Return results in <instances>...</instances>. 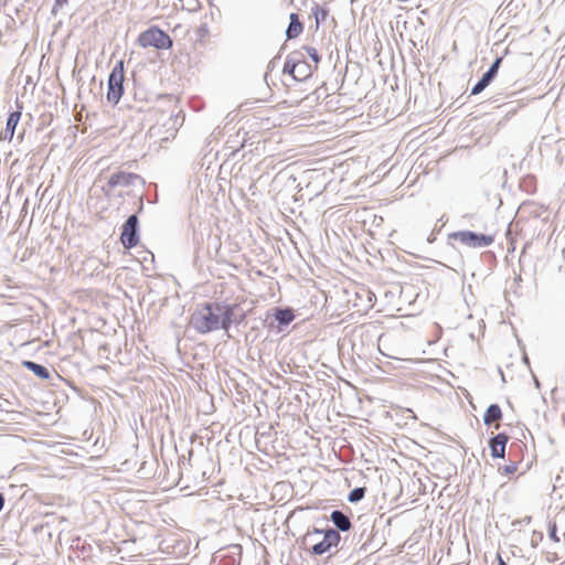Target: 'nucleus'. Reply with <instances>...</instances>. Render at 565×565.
<instances>
[{"instance_id":"nucleus-1","label":"nucleus","mask_w":565,"mask_h":565,"mask_svg":"<svg viewBox=\"0 0 565 565\" xmlns=\"http://www.w3.org/2000/svg\"><path fill=\"white\" fill-rule=\"evenodd\" d=\"M233 315L232 306L210 302L195 309L191 316L190 324L202 334L218 329L227 331L232 324Z\"/></svg>"},{"instance_id":"nucleus-2","label":"nucleus","mask_w":565,"mask_h":565,"mask_svg":"<svg viewBox=\"0 0 565 565\" xmlns=\"http://www.w3.org/2000/svg\"><path fill=\"white\" fill-rule=\"evenodd\" d=\"M322 535V540L315 543L311 547V552L315 555H322L330 551L332 546H337L340 542V534L334 529H328V530H319L315 529L312 532H309L305 541H312L315 536Z\"/></svg>"},{"instance_id":"nucleus-3","label":"nucleus","mask_w":565,"mask_h":565,"mask_svg":"<svg viewBox=\"0 0 565 565\" xmlns=\"http://www.w3.org/2000/svg\"><path fill=\"white\" fill-rule=\"evenodd\" d=\"M138 43L142 47H156L158 50H168L172 46L171 38L157 26H151L141 32L138 36Z\"/></svg>"},{"instance_id":"nucleus-4","label":"nucleus","mask_w":565,"mask_h":565,"mask_svg":"<svg viewBox=\"0 0 565 565\" xmlns=\"http://www.w3.org/2000/svg\"><path fill=\"white\" fill-rule=\"evenodd\" d=\"M124 62L119 61L108 76L107 100L116 105L124 94Z\"/></svg>"},{"instance_id":"nucleus-5","label":"nucleus","mask_w":565,"mask_h":565,"mask_svg":"<svg viewBox=\"0 0 565 565\" xmlns=\"http://www.w3.org/2000/svg\"><path fill=\"white\" fill-rule=\"evenodd\" d=\"M451 237L456 241H459L461 244L473 248L488 247L494 241L493 236L491 235L479 234L471 231H459L452 233Z\"/></svg>"},{"instance_id":"nucleus-6","label":"nucleus","mask_w":565,"mask_h":565,"mask_svg":"<svg viewBox=\"0 0 565 565\" xmlns=\"http://www.w3.org/2000/svg\"><path fill=\"white\" fill-rule=\"evenodd\" d=\"M138 224L139 221L137 215L132 214L122 225L120 241L124 247L128 249L134 248L139 243Z\"/></svg>"},{"instance_id":"nucleus-7","label":"nucleus","mask_w":565,"mask_h":565,"mask_svg":"<svg viewBox=\"0 0 565 565\" xmlns=\"http://www.w3.org/2000/svg\"><path fill=\"white\" fill-rule=\"evenodd\" d=\"M137 179H139V177L135 173L120 171L109 177L107 185L110 189H114L116 186H128L132 184L134 181Z\"/></svg>"},{"instance_id":"nucleus-8","label":"nucleus","mask_w":565,"mask_h":565,"mask_svg":"<svg viewBox=\"0 0 565 565\" xmlns=\"http://www.w3.org/2000/svg\"><path fill=\"white\" fill-rule=\"evenodd\" d=\"M20 118H21V111L17 110V111L10 113V115L7 119L6 128L0 132V140H2V141H11L12 140Z\"/></svg>"},{"instance_id":"nucleus-9","label":"nucleus","mask_w":565,"mask_h":565,"mask_svg":"<svg viewBox=\"0 0 565 565\" xmlns=\"http://www.w3.org/2000/svg\"><path fill=\"white\" fill-rule=\"evenodd\" d=\"M508 436L505 434H498L490 439V450L493 458H503L505 454V446Z\"/></svg>"},{"instance_id":"nucleus-10","label":"nucleus","mask_w":565,"mask_h":565,"mask_svg":"<svg viewBox=\"0 0 565 565\" xmlns=\"http://www.w3.org/2000/svg\"><path fill=\"white\" fill-rule=\"evenodd\" d=\"M311 65L305 60L303 54L300 52V56H298V62L296 65V73L294 79L296 81H305L312 75Z\"/></svg>"},{"instance_id":"nucleus-11","label":"nucleus","mask_w":565,"mask_h":565,"mask_svg":"<svg viewBox=\"0 0 565 565\" xmlns=\"http://www.w3.org/2000/svg\"><path fill=\"white\" fill-rule=\"evenodd\" d=\"M330 520L339 531L347 532L351 529L352 523L347 514L340 510H333Z\"/></svg>"},{"instance_id":"nucleus-12","label":"nucleus","mask_w":565,"mask_h":565,"mask_svg":"<svg viewBox=\"0 0 565 565\" xmlns=\"http://www.w3.org/2000/svg\"><path fill=\"white\" fill-rule=\"evenodd\" d=\"M302 24L298 19V15L296 13L290 14V22L286 30V36L287 39L291 40L297 38L302 32Z\"/></svg>"},{"instance_id":"nucleus-13","label":"nucleus","mask_w":565,"mask_h":565,"mask_svg":"<svg viewBox=\"0 0 565 565\" xmlns=\"http://www.w3.org/2000/svg\"><path fill=\"white\" fill-rule=\"evenodd\" d=\"M502 417V412H501V408L498 404H491L484 415H483V423L486 425H490L499 419H501Z\"/></svg>"},{"instance_id":"nucleus-14","label":"nucleus","mask_w":565,"mask_h":565,"mask_svg":"<svg viewBox=\"0 0 565 565\" xmlns=\"http://www.w3.org/2000/svg\"><path fill=\"white\" fill-rule=\"evenodd\" d=\"M23 365L28 370L32 371L38 377H40L42 380L50 379V372H49V370L45 366H43L41 364H38V363L33 362V361H24Z\"/></svg>"},{"instance_id":"nucleus-15","label":"nucleus","mask_w":565,"mask_h":565,"mask_svg":"<svg viewBox=\"0 0 565 565\" xmlns=\"http://www.w3.org/2000/svg\"><path fill=\"white\" fill-rule=\"evenodd\" d=\"M311 14L315 17L316 28L318 29L320 23L326 21L327 17L329 14V10L324 7H321L318 3H315L311 7Z\"/></svg>"},{"instance_id":"nucleus-16","label":"nucleus","mask_w":565,"mask_h":565,"mask_svg":"<svg viewBox=\"0 0 565 565\" xmlns=\"http://www.w3.org/2000/svg\"><path fill=\"white\" fill-rule=\"evenodd\" d=\"M298 56H300V52L289 54L284 65V73L291 75L292 78L295 77Z\"/></svg>"},{"instance_id":"nucleus-17","label":"nucleus","mask_w":565,"mask_h":565,"mask_svg":"<svg viewBox=\"0 0 565 565\" xmlns=\"http://www.w3.org/2000/svg\"><path fill=\"white\" fill-rule=\"evenodd\" d=\"M275 318L276 320L280 323V324H289L294 318H295V315L292 312L291 309H277L276 310V313H275Z\"/></svg>"},{"instance_id":"nucleus-18","label":"nucleus","mask_w":565,"mask_h":565,"mask_svg":"<svg viewBox=\"0 0 565 565\" xmlns=\"http://www.w3.org/2000/svg\"><path fill=\"white\" fill-rule=\"evenodd\" d=\"M493 79L484 73L482 77L472 87L471 95L480 94L483 89H486V87L490 85Z\"/></svg>"},{"instance_id":"nucleus-19","label":"nucleus","mask_w":565,"mask_h":565,"mask_svg":"<svg viewBox=\"0 0 565 565\" xmlns=\"http://www.w3.org/2000/svg\"><path fill=\"white\" fill-rule=\"evenodd\" d=\"M364 495H365V488L358 487V488H354L349 493L348 500L351 503H356V502L361 501L364 498Z\"/></svg>"},{"instance_id":"nucleus-20","label":"nucleus","mask_w":565,"mask_h":565,"mask_svg":"<svg viewBox=\"0 0 565 565\" xmlns=\"http://www.w3.org/2000/svg\"><path fill=\"white\" fill-rule=\"evenodd\" d=\"M501 62L502 57H497L489 70L486 72V74L489 75L492 79L497 76Z\"/></svg>"},{"instance_id":"nucleus-21","label":"nucleus","mask_w":565,"mask_h":565,"mask_svg":"<svg viewBox=\"0 0 565 565\" xmlns=\"http://www.w3.org/2000/svg\"><path fill=\"white\" fill-rule=\"evenodd\" d=\"M305 50L307 52V54L311 57V60L318 64L320 62V56L317 52V50L312 46H305Z\"/></svg>"},{"instance_id":"nucleus-22","label":"nucleus","mask_w":565,"mask_h":565,"mask_svg":"<svg viewBox=\"0 0 565 565\" xmlns=\"http://www.w3.org/2000/svg\"><path fill=\"white\" fill-rule=\"evenodd\" d=\"M548 536L551 540H553L554 542H559V537L557 536V527H556V524L553 523V524H550V527H548Z\"/></svg>"},{"instance_id":"nucleus-23","label":"nucleus","mask_w":565,"mask_h":565,"mask_svg":"<svg viewBox=\"0 0 565 565\" xmlns=\"http://www.w3.org/2000/svg\"><path fill=\"white\" fill-rule=\"evenodd\" d=\"M518 470V466L515 462H510L508 465H505L503 468H502V471L504 475H512L514 473L515 471Z\"/></svg>"},{"instance_id":"nucleus-24","label":"nucleus","mask_w":565,"mask_h":565,"mask_svg":"<svg viewBox=\"0 0 565 565\" xmlns=\"http://www.w3.org/2000/svg\"><path fill=\"white\" fill-rule=\"evenodd\" d=\"M4 505V497L2 493H0V511L3 509Z\"/></svg>"},{"instance_id":"nucleus-25","label":"nucleus","mask_w":565,"mask_h":565,"mask_svg":"<svg viewBox=\"0 0 565 565\" xmlns=\"http://www.w3.org/2000/svg\"><path fill=\"white\" fill-rule=\"evenodd\" d=\"M498 565H505L504 561L500 555H498Z\"/></svg>"},{"instance_id":"nucleus-26","label":"nucleus","mask_w":565,"mask_h":565,"mask_svg":"<svg viewBox=\"0 0 565 565\" xmlns=\"http://www.w3.org/2000/svg\"><path fill=\"white\" fill-rule=\"evenodd\" d=\"M64 2H66V0H57L56 4H63Z\"/></svg>"}]
</instances>
